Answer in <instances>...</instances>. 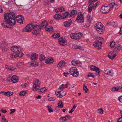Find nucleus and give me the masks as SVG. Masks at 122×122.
<instances>
[{
  "label": "nucleus",
  "instance_id": "60",
  "mask_svg": "<svg viewBox=\"0 0 122 122\" xmlns=\"http://www.w3.org/2000/svg\"><path fill=\"white\" fill-rule=\"evenodd\" d=\"M117 121L118 122H122V117L118 119Z\"/></svg>",
  "mask_w": 122,
  "mask_h": 122
},
{
  "label": "nucleus",
  "instance_id": "50",
  "mask_svg": "<svg viewBox=\"0 0 122 122\" xmlns=\"http://www.w3.org/2000/svg\"><path fill=\"white\" fill-rule=\"evenodd\" d=\"M103 110L102 108H100L97 110V112L98 113L101 114L103 113Z\"/></svg>",
  "mask_w": 122,
  "mask_h": 122
},
{
  "label": "nucleus",
  "instance_id": "28",
  "mask_svg": "<svg viewBox=\"0 0 122 122\" xmlns=\"http://www.w3.org/2000/svg\"><path fill=\"white\" fill-rule=\"evenodd\" d=\"M53 62V60L52 58H49L46 60L45 62L47 64H49L52 63Z\"/></svg>",
  "mask_w": 122,
  "mask_h": 122
},
{
  "label": "nucleus",
  "instance_id": "40",
  "mask_svg": "<svg viewBox=\"0 0 122 122\" xmlns=\"http://www.w3.org/2000/svg\"><path fill=\"white\" fill-rule=\"evenodd\" d=\"M13 94V92H11L7 91L6 92V96L9 97L12 95Z\"/></svg>",
  "mask_w": 122,
  "mask_h": 122
},
{
  "label": "nucleus",
  "instance_id": "25",
  "mask_svg": "<svg viewBox=\"0 0 122 122\" xmlns=\"http://www.w3.org/2000/svg\"><path fill=\"white\" fill-rule=\"evenodd\" d=\"M54 17L55 19L57 20H59L60 18H61V14H57L54 15Z\"/></svg>",
  "mask_w": 122,
  "mask_h": 122
},
{
  "label": "nucleus",
  "instance_id": "26",
  "mask_svg": "<svg viewBox=\"0 0 122 122\" xmlns=\"http://www.w3.org/2000/svg\"><path fill=\"white\" fill-rule=\"evenodd\" d=\"M103 25L101 22L97 23L96 26V29L101 28H103Z\"/></svg>",
  "mask_w": 122,
  "mask_h": 122
},
{
  "label": "nucleus",
  "instance_id": "62",
  "mask_svg": "<svg viewBox=\"0 0 122 122\" xmlns=\"http://www.w3.org/2000/svg\"><path fill=\"white\" fill-rule=\"evenodd\" d=\"M0 93L2 95L6 96V92L2 91Z\"/></svg>",
  "mask_w": 122,
  "mask_h": 122
},
{
  "label": "nucleus",
  "instance_id": "35",
  "mask_svg": "<svg viewBox=\"0 0 122 122\" xmlns=\"http://www.w3.org/2000/svg\"><path fill=\"white\" fill-rule=\"evenodd\" d=\"M96 30L100 34H103L104 32V30L103 28H101L97 29Z\"/></svg>",
  "mask_w": 122,
  "mask_h": 122
},
{
  "label": "nucleus",
  "instance_id": "43",
  "mask_svg": "<svg viewBox=\"0 0 122 122\" xmlns=\"http://www.w3.org/2000/svg\"><path fill=\"white\" fill-rule=\"evenodd\" d=\"M119 90V86L114 87L111 89V91H117Z\"/></svg>",
  "mask_w": 122,
  "mask_h": 122
},
{
  "label": "nucleus",
  "instance_id": "51",
  "mask_svg": "<svg viewBox=\"0 0 122 122\" xmlns=\"http://www.w3.org/2000/svg\"><path fill=\"white\" fill-rule=\"evenodd\" d=\"M87 77H91L93 78H94L95 76L94 75H93V73H89L87 75Z\"/></svg>",
  "mask_w": 122,
  "mask_h": 122
},
{
  "label": "nucleus",
  "instance_id": "16",
  "mask_svg": "<svg viewBox=\"0 0 122 122\" xmlns=\"http://www.w3.org/2000/svg\"><path fill=\"white\" fill-rule=\"evenodd\" d=\"M72 21L71 19H70L68 21H65L64 23V25L65 27L69 26L72 23Z\"/></svg>",
  "mask_w": 122,
  "mask_h": 122
},
{
  "label": "nucleus",
  "instance_id": "12",
  "mask_svg": "<svg viewBox=\"0 0 122 122\" xmlns=\"http://www.w3.org/2000/svg\"><path fill=\"white\" fill-rule=\"evenodd\" d=\"M58 42L59 44L62 46L66 45H67V42L63 38H60L58 39Z\"/></svg>",
  "mask_w": 122,
  "mask_h": 122
},
{
  "label": "nucleus",
  "instance_id": "11",
  "mask_svg": "<svg viewBox=\"0 0 122 122\" xmlns=\"http://www.w3.org/2000/svg\"><path fill=\"white\" fill-rule=\"evenodd\" d=\"M47 21L46 20L43 21L41 24L40 25H38V27L40 28V29H42L43 28H45L46 27L47 25Z\"/></svg>",
  "mask_w": 122,
  "mask_h": 122
},
{
  "label": "nucleus",
  "instance_id": "2",
  "mask_svg": "<svg viewBox=\"0 0 122 122\" xmlns=\"http://www.w3.org/2000/svg\"><path fill=\"white\" fill-rule=\"evenodd\" d=\"M112 3H110L107 6H102L101 9V11L104 14L107 13L109 12L113 8H114V10L116 9V5L114 4V1L111 0Z\"/></svg>",
  "mask_w": 122,
  "mask_h": 122
},
{
  "label": "nucleus",
  "instance_id": "7",
  "mask_svg": "<svg viewBox=\"0 0 122 122\" xmlns=\"http://www.w3.org/2000/svg\"><path fill=\"white\" fill-rule=\"evenodd\" d=\"M34 26V24H28L24 28L23 31L24 32H30L33 29V27Z\"/></svg>",
  "mask_w": 122,
  "mask_h": 122
},
{
  "label": "nucleus",
  "instance_id": "5",
  "mask_svg": "<svg viewBox=\"0 0 122 122\" xmlns=\"http://www.w3.org/2000/svg\"><path fill=\"white\" fill-rule=\"evenodd\" d=\"M11 50L13 52L18 55H20L21 53H22V49L20 47H19L16 46L11 47Z\"/></svg>",
  "mask_w": 122,
  "mask_h": 122
},
{
  "label": "nucleus",
  "instance_id": "48",
  "mask_svg": "<svg viewBox=\"0 0 122 122\" xmlns=\"http://www.w3.org/2000/svg\"><path fill=\"white\" fill-rule=\"evenodd\" d=\"M27 93L26 91H23L21 92L20 93L19 95L20 96H24L25 95V94Z\"/></svg>",
  "mask_w": 122,
  "mask_h": 122
},
{
  "label": "nucleus",
  "instance_id": "42",
  "mask_svg": "<svg viewBox=\"0 0 122 122\" xmlns=\"http://www.w3.org/2000/svg\"><path fill=\"white\" fill-rule=\"evenodd\" d=\"M39 64L37 63L36 62L32 61L31 62L30 65L33 66L34 67H36L37 65L38 66Z\"/></svg>",
  "mask_w": 122,
  "mask_h": 122
},
{
  "label": "nucleus",
  "instance_id": "14",
  "mask_svg": "<svg viewBox=\"0 0 122 122\" xmlns=\"http://www.w3.org/2000/svg\"><path fill=\"white\" fill-rule=\"evenodd\" d=\"M104 73L105 74L110 76H112L113 74L112 70H110L109 69H107L105 70Z\"/></svg>",
  "mask_w": 122,
  "mask_h": 122
},
{
  "label": "nucleus",
  "instance_id": "3",
  "mask_svg": "<svg viewBox=\"0 0 122 122\" xmlns=\"http://www.w3.org/2000/svg\"><path fill=\"white\" fill-rule=\"evenodd\" d=\"M104 41V39L102 37H97L96 40L94 42L93 45L98 49H100L102 47V43Z\"/></svg>",
  "mask_w": 122,
  "mask_h": 122
},
{
  "label": "nucleus",
  "instance_id": "44",
  "mask_svg": "<svg viewBox=\"0 0 122 122\" xmlns=\"http://www.w3.org/2000/svg\"><path fill=\"white\" fill-rule=\"evenodd\" d=\"M74 77H77V76L79 74V73L77 71H76L74 72L73 73H72L71 74Z\"/></svg>",
  "mask_w": 122,
  "mask_h": 122
},
{
  "label": "nucleus",
  "instance_id": "36",
  "mask_svg": "<svg viewBox=\"0 0 122 122\" xmlns=\"http://www.w3.org/2000/svg\"><path fill=\"white\" fill-rule=\"evenodd\" d=\"M72 47L73 48L79 49H81L82 48V47L81 46L76 44L73 45Z\"/></svg>",
  "mask_w": 122,
  "mask_h": 122
},
{
  "label": "nucleus",
  "instance_id": "56",
  "mask_svg": "<svg viewBox=\"0 0 122 122\" xmlns=\"http://www.w3.org/2000/svg\"><path fill=\"white\" fill-rule=\"evenodd\" d=\"M56 98L54 97H52L49 98L48 100L50 101H54L55 100Z\"/></svg>",
  "mask_w": 122,
  "mask_h": 122
},
{
  "label": "nucleus",
  "instance_id": "53",
  "mask_svg": "<svg viewBox=\"0 0 122 122\" xmlns=\"http://www.w3.org/2000/svg\"><path fill=\"white\" fill-rule=\"evenodd\" d=\"M100 3V2L98 1L95 4H94V9L95 10L96 9V7L99 5Z\"/></svg>",
  "mask_w": 122,
  "mask_h": 122
},
{
  "label": "nucleus",
  "instance_id": "18",
  "mask_svg": "<svg viewBox=\"0 0 122 122\" xmlns=\"http://www.w3.org/2000/svg\"><path fill=\"white\" fill-rule=\"evenodd\" d=\"M38 55L36 53H34L31 56L30 59L31 60H36L38 58Z\"/></svg>",
  "mask_w": 122,
  "mask_h": 122
},
{
  "label": "nucleus",
  "instance_id": "55",
  "mask_svg": "<svg viewBox=\"0 0 122 122\" xmlns=\"http://www.w3.org/2000/svg\"><path fill=\"white\" fill-rule=\"evenodd\" d=\"M58 8L59 9V11L60 12H61L64 10V9L62 7H59Z\"/></svg>",
  "mask_w": 122,
  "mask_h": 122
},
{
  "label": "nucleus",
  "instance_id": "8",
  "mask_svg": "<svg viewBox=\"0 0 122 122\" xmlns=\"http://www.w3.org/2000/svg\"><path fill=\"white\" fill-rule=\"evenodd\" d=\"M70 37L73 39L79 40L81 38V35L79 33H73L70 34Z\"/></svg>",
  "mask_w": 122,
  "mask_h": 122
},
{
  "label": "nucleus",
  "instance_id": "27",
  "mask_svg": "<svg viewBox=\"0 0 122 122\" xmlns=\"http://www.w3.org/2000/svg\"><path fill=\"white\" fill-rule=\"evenodd\" d=\"M121 49V47L119 46H118L115 48L114 50L113 51V52H118L120 51Z\"/></svg>",
  "mask_w": 122,
  "mask_h": 122
},
{
  "label": "nucleus",
  "instance_id": "17",
  "mask_svg": "<svg viewBox=\"0 0 122 122\" xmlns=\"http://www.w3.org/2000/svg\"><path fill=\"white\" fill-rule=\"evenodd\" d=\"M88 3L89 4L88 8V12L90 13L92 10L93 8L94 9V3Z\"/></svg>",
  "mask_w": 122,
  "mask_h": 122
},
{
  "label": "nucleus",
  "instance_id": "30",
  "mask_svg": "<svg viewBox=\"0 0 122 122\" xmlns=\"http://www.w3.org/2000/svg\"><path fill=\"white\" fill-rule=\"evenodd\" d=\"M60 36V34L58 33H56L54 34L52 36V37L55 39L58 38Z\"/></svg>",
  "mask_w": 122,
  "mask_h": 122
},
{
  "label": "nucleus",
  "instance_id": "37",
  "mask_svg": "<svg viewBox=\"0 0 122 122\" xmlns=\"http://www.w3.org/2000/svg\"><path fill=\"white\" fill-rule=\"evenodd\" d=\"M45 58V56L43 54L40 55L39 56V59L41 61H42L43 60H44Z\"/></svg>",
  "mask_w": 122,
  "mask_h": 122
},
{
  "label": "nucleus",
  "instance_id": "46",
  "mask_svg": "<svg viewBox=\"0 0 122 122\" xmlns=\"http://www.w3.org/2000/svg\"><path fill=\"white\" fill-rule=\"evenodd\" d=\"M23 64V63L22 62H19L17 63L16 64V66L19 68H20Z\"/></svg>",
  "mask_w": 122,
  "mask_h": 122
},
{
  "label": "nucleus",
  "instance_id": "47",
  "mask_svg": "<svg viewBox=\"0 0 122 122\" xmlns=\"http://www.w3.org/2000/svg\"><path fill=\"white\" fill-rule=\"evenodd\" d=\"M83 89L85 91V92L87 93L88 92V89L87 88V86L85 84H83Z\"/></svg>",
  "mask_w": 122,
  "mask_h": 122
},
{
  "label": "nucleus",
  "instance_id": "34",
  "mask_svg": "<svg viewBox=\"0 0 122 122\" xmlns=\"http://www.w3.org/2000/svg\"><path fill=\"white\" fill-rule=\"evenodd\" d=\"M20 18L17 20V21L18 23L22 24L23 23V17H22L21 15H20Z\"/></svg>",
  "mask_w": 122,
  "mask_h": 122
},
{
  "label": "nucleus",
  "instance_id": "13",
  "mask_svg": "<svg viewBox=\"0 0 122 122\" xmlns=\"http://www.w3.org/2000/svg\"><path fill=\"white\" fill-rule=\"evenodd\" d=\"M23 53H21V54L18 55L16 53L13 52L11 53L10 54V57L12 58H14L17 57H19L20 58L23 55Z\"/></svg>",
  "mask_w": 122,
  "mask_h": 122
},
{
  "label": "nucleus",
  "instance_id": "15",
  "mask_svg": "<svg viewBox=\"0 0 122 122\" xmlns=\"http://www.w3.org/2000/svg\"><path fill=\"white\" fill-rule=\"evenodd\" d=\"M11 80L13 83L17 82L19 81V79L15 75H13L11 77Z\"/></svg>",
  "mask_w": 122,
  "mask_h": 122
},
{
  "label": "nucleus",
  "instance_id": "59",
  "mask_svg": "<svg viewBox=\"0 0 122 122\" xmlns=\"http://www.w3.org/2000/svg\"><path fill=\"white\" fill-rule=\"evenodd\" d=\"M0 111L3 113H5L7 112L6 109L4 110L3 109H2Z\"/></svg>",
  "mask_w": 122,
  "mask_h": 122
},
{
  "label": "nucleus",
  "instance_id": "10",
  "mask_svg": "<svg viewBox=\"0 0 122 122\" xmlns=\"http://www.w3.org/2000/svg\"><path fill=\"white\" fill-rule=\"evenodd\" d=\"M91 70L92 71H96V72L98 73V74H97V76H100V74L101 72V71L98 67L92 65L91 66Z\"/></svg>",
  "mask_w": 122,
  "mask_h": 122
},
{
  "label": "nucleus",
  "instance_id": "52",
  "mask_svg": "<svg viewBox=\"0 0 122 122\" xmlns=\"http://www.w3.org/2000/svg\"><path fill=\"white\" fill-rule=\"evenodd\" d=\"M115 42L114 41H112L110 43V46L112 48L115 45Z\"/></svg>",
  "mask_w": 122,
  "mask_h": 122
},
{
  "label": "nucleus",
  "instance_id": "54",
  "mask_svg": "<svg viewBox=\"0 0 122 122\" xmlns=\"http://www.w3.org/2000/svg\"><path fill=\"white\" fill-rule=\"evenodd\" d=\"M46 90V88L44 87L43 88H41L39 90V91L42 93L43 92L45 91Z\"/></svg>",
  "mask_w": 122,
  "mask_h": 122
},
{
  "label": "nucleus",
  "instance_id": "63",
  "mask_svg": "<svg viewBox=\"0 0 122 122\" xmlns=\"http://www.w3.org/2000/svg\"><path fill=\"white\" fill-rule=\"evenodd\" d=\"M15 69V68L14 67L12 66V67L10 66V70L13 71Z\"/></svg>",
  "mask_w": 122,
  "mask_h": 122
},
{
  "label": "nucleus",
  "instance_id": "38",
  "mask_svg": "<svg viewBox=\"0 0 122 122\" xmlns=\"http://www.w3.org/2000/svg\"><path fill=\"white\" fill-rule=\"evenodd\" d=\"M53 30V27L52 26H49V27L46 28V30L47 31L51 32Z\"/></svg>",
  "mask_w": 122,
  "mask_h": 122
},
{
  "label": "nucleus",
  "instance_id": "64",
  "mask_svg": "<svg viewBox=\"0 0 122 122\" xmlns=\"http://www.w3.org/2000/svg\"><path fill=\"white\" fill-rule=\"evenodd\" d=\"M118 99L120 102L122 103V96H121L120 97H119Z\"/></svg>",
  "mask_w": 122,
  "mask_h": 122
},
{
  "label": "nucleus",
  "instance_id": "39",
  "mask_svg": "<svg viewBox=\"0 0 122 122\" xmlns=\"http://www.w3.org/2000/svg\"><path fill=\"white\" fill-rule=\"evenodd\" d=\"M2 51L3 52H5L7 51L8 50V46H5V47H1Z\"/></svg>",
  "mask_w": 122,
  "mask_h": 122
},
{
  "label": "nucleus",
  "instance_id": "45",
  "mask_svg": "<svg viewBox=\"0 0 122 122\" xmlns=\"http://www.w3.org/2000/svg\"><path fill=\"white\" fill-rule=\"evenodd\" d=\"M92 19V18L90 15H88L87 17V19L90 23H91Z\"/></svg>",
  "mask_w": 122,
  "mask_h": 122
},
{
  "label": "nucleus",
  "instance_id": "32",
  "mask_svg": "<svg viewBox=\"0 0 122 122\" xmlns=\"http://www.w3.org/2000/svg\"><path fill=\"white\" fill-rule=\"evenodd\" d=\"M67 120V118L64 117L60 118L59 119V121L60 122H64L66 121Z\"/></svg>",
  "mask_w": 122,
  "mask_h": 122
},
{
  "label": "nucleus",
  "instance_id": "9",
  "mask_svg": "<svg viewBox=\"0 0 122 122\" xmlns=\"http://www.w3.org/2000/svg\"><path fill=\"white\" fill-rule=\"evenodd\" d=\"M84 17L82 13L78 14L76 19V21L81 23H83L84 21Z\"/></svg>",
  "mask_w": 122,
  "mask_h": 122
},
{
  "label": "nucleus",
  "instance_id": "22",
  "mask_svg": "<svg viewBox=\"0 0 122 122\" xmlns=\"http://www.w3.org/2000/svg\"><path fill=\"white\" fill-rule=\"evenodd\" d=\"M65 64L64 61H62L60 62L57 65V67H63Z\"/></svg>",
  "mask_w": 122,
  "mask_h": 122
},
{
  "label": "nucleus",
  "instance_id": "20",
  "mask_svg": "<svg viewBox=\"0 0 122 122\" xmlns=\"http://www.w3.org/2000/svg\"><path fill=\"white\" fill-rule=\"evenodd\" d=\"M80 62L78 61H77L75 60H73L71 62V64L72 65L78 66L80 63Z\"/></svg>",
  "mask_w": 122,
  "mask_h": 122
},
{
  "label": "nucleus",
  "instance_id": "19",
  "mask_svg": "<svg viewBox=\"0 0 122 122\" xmlns=\"http://www.w3.org/2000/svg\"><path fill=\"white\" fill-rule=\"evenodd\" d=\"M69 13L68 12H66L64 13L63 15H61V19H64L67 18L69 16Z\"/></svg>",
  "mask_w": 122,
  "mask_h": 122
},
{
  "label": "nucleus",
  "instance_id": "21",
  "mask_svg": "<svg viewBox=\"0 0 122 122\" xmlns=\"http://www.w3.org/2000/svg\"><path fill=\"white\" fill-rule=\"evenodd\" d=\"M69 84V83L68 82L65 85H64V84H62L61 85L59 86V88L61 89H63L65 88H67L68 87V86Z\"/></svg>",
  "mask_w": 122,
  "mask_h": 122
},
{
  "label": "nucleus",
  "instance_id": "1",
  "mask_svg": "<svg viewBox=\"0 0 122 122\" xmlns=\"http://www.w3.org/2000/svg\"><path fill=\"white\" fill-rule=\"evenodd\" d=\"M4 21L1 25L5 28H10L15 25L16 19L15 15L13 12L6 13L4 15Z\"/></svg>",
  "mask_w": 122,
  "mask_h": 122
},
{
  "label": "nucleus",
  "instance_id": "57",
  "mask_svg": "<svg viewBox=\"0 0 122 122\" xmlns=\"http://www.w3.org/2000/svg\"><path fill=\"white\" fill-rule=\"evenodd\" d=\"M10 110L11 112L10 113V114H11L12 113H14L16 111L15 109H11Z\"/></svg>",
  "mask_w": 122,
  "mask_h": 122
},
{
  "label": "nucleus",
  "instance_id": "24",
  "mask_svg": "<svg viewBox=\"0 0 122 122\" xmlns=\"http://www.w3.org/2000/svg\"><path fill=\"white\" fill-rule=\"evenodd\" d=\"M77 14V11L75 10H73L71 11L69 14L70 17H73V16L76 15Z\"/></svg>",
  "mask_w": 122,
  "mask_h": 122
},
{
  "label": "nucleus",
  "instance_id": "61",
  "mask_svg": "<svg viewBox=\"0 0 122 122\" xmlns=\"http://www.w3.org/2000/svg\"><path fill=\"white\" fill-rule=\"evenodd\" d=\"M27 86V84L26 83H25L24 84H22L21 85V87H22L24 88L26 87Z\"/></svg>",
  "mask_w": 122,
  "mask_h": 122
},
{
  "label": "nucleus",
  "instance_id": "23",
  "mask_svg": "<svg viewBox=\"0 0 122 122\" xmlns=\"http://www.w3.org/2000/svg\"><path fill=\"white\" fill-rule=\"evenodd\" d=\"M117 55L116 54L113 55L111 53H109L108 55V57L111 59H113Z\"/></svg>",
  "mask_w": 122,
  "mask_h": 122
},
{
  "label": "nucleus",
  "instance_id": "4",
  "mask_svg": "<svg viewBox=\"0 0 122 122\" xmlns=\"http://www.w3.org/2000/svg\"><path fill=\"white\" fill-rule=\"evenodd\" d=\"M41 82L38 80L35 79L33 82V90L35 91L38 90L40 88Z\"/></svg>",
  "mask_w": 122,
  "mask_h": 122
},
{
  "label": "nucleus",
  "instance_id": "6",
  "mask_svg": "<svg viewBox=\"0 0 122 122\" xmlns=\"http://www.w3.org/2000/svg\"><path fill=\"white\" fill-rule=\"evenodd\" d=\"M38 25L37 24L34 25V26L33 27V30L32 31V34L36 36H37L39 34V31L41 30V29H40V28H38Z\"/></svg>",
  "mask_w": 122,
  "mask_h": 122
},
{
  "label": "nucleus",
  "instance_id": "33",
  "mask_svg": "<svg viewBox=\"0 0 122 122\" xmlns=\"http://www.w3.org/2000/svg\"><path fill=\"white\" fill-rule=\"evenodd\" d=\"M7 46V44L4 41H2L0 42V47L1 48V47H5V46Z\"/></svg>",
  "mask_w": 122,
  "mask_h": 122
},
{
  "label": "nucleus",
  "instance_id": "31",
  "mask_svg": "<svg viewBox=\"0 0 122 122\" xmlns=\"http://www.w3.org/2000/svg\"><path fill=\"white\" fill-rule=\"evenodd\" d=\"M60 95L58 96L57 97H58L61 98L63 96H65L66 95V93L65 92L63 91H60Z\"/></svg>",
  "mask_w": 122,
  "mask_h": 122
},
{
  "label": "nucleus",
  "instance_id": "41",
  "mask_svg": "<svg viewBox=\"0 0 122 122\" xmlns=\"http://www.w3.org/2000/svg\"><path fill=\"white\" fill-rule=\"evenodd\" d=\"M58 106L60 108L63 107V103L60 100L58 103Z\"/></svg>",
  "mask_w": 122,
  "mask_h": 122
},
{
  "label": "nucleus",
  "instance_id": "29",
  "mask_svg": "<svg viewBox=\"0 0 122 122\" xmlns=\"http://www.w3.org/2000/svg\"><path fill=\"white\" fill-rule=\"evenodd\" d=\"M77 68L75 67H73L71 68L69 71L71 72V74L73 73L74 72L77 71Z\"/></svg>",
  "mask_w": 122,
  "mask_h": 122
},
{
  "label": "nucleus",
  "instance_id": "49",
  "mask_svg": "<svg viewBox=\"0 0 122 122\" xmlns=\"http://www.w3.org/2000/svg\"><path fill=\"white\" fill-rule=\"evenodd\" d=\"M48 108V110L49 112H53V109L50 106H47Z\"/></svg>",
  "mask_w": 122,
  "mask_h": 122
},
{
  "label": "nucleus",
  "instance_id": "58",
  "mask_svg": "<svg viewBox=\"0 0 122 122\" xmlns=\"http://www.w3.org/2000/svg\"><path fill=\"white\" fill-rule=\"evenodd\" d=\"M96 1L95 0H89L88 3H94V2Z\"/></svg>",
  "mask_w": 122,
  "mask_h": 122
}]
</instances>
